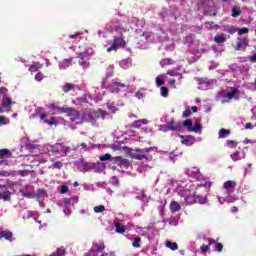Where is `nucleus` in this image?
<instances>
[{
  "label": "nucleus",
  "mask_w": 256,
  "mask_h": 256,
  "mask_svg": "<svg viewBox=\"0 0 256 256\" xmlns=\"http://www.w3.org/2000/svg\"><path fill=\"white\" fill-rule=\"evenodd\" d=\"M178 194L180 197V205H193L194 203L203 205L207 203V197L195 195V188L180 190Z\"/></svg>",
  "instance_id": "obj_1"
},
{
  "label": "nucleus",
  "mask_w": 256,
  "mask_h": 256,
  "mask_svg": "<svg viewBox=\"0 0 256 256\" xmlns=\"http://www.w3.org/2000/svg\"><path fill=\"white\" fill-rule=\"evenodd\" d=\"M101 117V113L99 111H92L85 113L81 120L77 122L78 125H81L82 123H91L93 127H99V123H97V120Z\"/></svg>",
  "instance_id": "obj_2"
},
{
  "label": "nucleus",
  "mask_w": 256,
  "mask_h": 256,
  "mask_svg": "<svg viewBox=\"0 0 256 256\" xmlns=\"http://www.w3.org/2000/svg\"><path fill=\"white\" fill-rule=\"evenodd\" d=\"M117 87H127V85L117 81V79L112 80L111 84H107V79L102 80V88L107 89L110 93H119V88Z\"/></svg>",
  "instance_id": "obj_3"
},
{
  "label": "nucleus",
  "mask_w": 256,
  "mask_h": 256,
  "mask_svg": "<svg viewBox=\"0 0 256 256\" xmlns=\"http://www.w3.org/2000/svg\"><path fill=\"white\" fill-rule=\"evenodd\" d=\"M9 90L5 87L0 88V99H2V107L0 108V113L5 111V107H11V98L7 94Z\"/></svg>",
  "instance_id": "obj_4"
},
{
  "label": "nucleus",
  "mask_w": 256,
  "mask_h": 256,
  "mask_svg": "<svg viewBox=\"0 0 256 256\" xmlns=\"http://www.w3.org/2000/svg\"><path fill=\"white\" fill-rule=\"evenodd\" d=\"M136 153L132 155L133 159H136L137 161H143V159H147V153H151V151H157V147H148V148H136ZM140 153V154H138Z\"/></svg>",
  "instance_id": "obj_5"
},
{
  "label": "nucleus",
  "mask_w": 256,
  "mask_h": 256,
  "mask_svg": "<svg viewBox=\"0 0 256 256\" xmlns=\"http://www.w3.org/2000/svg\"><path fill=\"white\" fill-rule=\"evenodd\" d=\"M57 110L59 113H67L68 117H70L72 121H76V123L81 120L80 114L75 108L57 107Z\"/></svg>",
  "instance_id": "obj_6"
},
{
  "label": "nucleus",
  "mask_w": 256,
  "mask_h": 256,
  "mask_svg": "<svg viewBox=\"0 0 256 256\" xmlns=\"http://www.w3.org/2000/svg\"><path fill=\"white\" fill-rule=\"evenodd\" d=\"M121 47H125L124 36L114 37L111 47L107 48V52L111 53V51H117V49H121Z\"/></svg>",
  "instance_id": "obj_7"
},
{
  "label": "nucleus",
  "mask_w": 256,
  "mask_h": 256,
  "mask_svg": "<svg viewBox=\"0 0 256 256\" xmlns=\"http://www.w3.org/2000/svg\"><path fill=\"white\" fill-rule=\"evenodd\" d=\"M75 167L82 173H87L90 169H93V164L86 162L84 159H80L74 162Z\"/></svg>",
  "instance_id": "obj_8"
},
{
  "label": "nucleus",
  "mask_w": 256,
  "mask_h": 256,
  "mask_svg": "<svg viewBox=\"0 0 256 256\" xmlns=\"http://www.w3.org/2000/svg\"><path fill=\"white\" fill-rule=\"evenodd\" d=\"M52 152L60 153L62 155H69V153H71V148L65 146L63 143H56L52 145Z\"/></svg>",
  "instance_id": "obj_9"
},
{
  "label": "nucleus",
  "mask_w": 256,
  "mask_h": 256,
  "mask_svg": "<svg viewBox=\"0 0 256 256\" xmlns=\"http://www.w3.org/2000/svg\"><path fill=\"white\" fill-rule=\"evenodd\" d=\"M104 250L105 244H94L84 256H99V253H103Z\"/></svg>",
  "instance_id": "obj_10"
},
{
  "label": "nucleus",
  "mask_w": 256,
  "mask_h": 256,
  "mask_svg": "<svg viewBox=\"0 0 256 256\" xmlns=\"http://www.w3.org/2000/svg\"><path fill=\"white\" fill-rule=\"evenodd\" d=\"M166 124H168V129L170 131H182L183 130V123L176 122L174 118H171L170 121H168Z\"/></svg>",
  "instance_id": "obj_11"
},
{
  "label": "nucleus",
  "mask_w": 256,
  "mask_h": 256,
  "mask_svg": "<svg viewBox=\"0 0 256 256\" xmlns=\"http://www.w3.org/2000/svg\"><path fill=\"white\" fill-rule=\"evenodd\" d=\"M248 46L249 40H247V38H238V42L236 43V51H245Z\"/></svg>",
  "instance_id": "obj_12"
},
{
  "label": "nucleus",
  "mask_w": 256,
  "mask_h": 256,
  "mask_svg": "<svg viewBox=\"0 0 256 256\" xmlns=\"http://www.w3.org/2000/svg\"><path fill=\"white\" fill-rule=\"evenodd\" d=\"M223 187L228 193H233V189L237 187V183L235 181L228 180L223 184Z\"/></svg>",
  "instance_id": "obj_13"
},
{
  "label": "nucleus",
  "mask_w": 256,
  "mask_h": 256,
  "mask_svg": "<svg viewBox=\"0 0 256 256\" xmlns=\"http://www.w3.org/2000/svg\"><path fill=\"white\" fill-rule=\"evenodd\" d=\"M170 211H172V213H177L178 211H181V204H179L177 201H172L170 203Z\"/></svg>",
  "instance_id": "obj_14"
},
{
  "label": "nucleus",
  "mask_w": 256,
  "mask_h": 256,
  "mask_svg": "<svg viewBox=\"0 0 256 256\" xmlns=\"http://www.w3.org/2000/svg\"><path fill=\"white\" fill-rule=\"evenodd\" d=\"M203 129V126H201V122L197 120L194 123V127L190 128L189 131H193L194 133H201V130Z\"/></svg>",
  "instance_id": "obj_15"
},
{
  "label": "nucleus",
  "mask_w": 256,
  "mask_h": 256,
  "mask_svg": "<svg viewBox=\"0 0 256 256\" xmlns=\"http://www.w3.org/2000/svg\"><path fill=\"white\" fill-rule=\"evenodd\" d=\"M147 123H149V121H147V119H140L135 121L132 124V127H134L135 129H140L141 125H147Z\"/></svg>",
  "instance_id": "obj_16"
},
{
  "label": "nucleus",
  "mask_w": 256,
  "mask_h": 256,
  "mask_svg": "<svg viewBox=\"0 0 256 256\" xmlns=\"http://www.w3.org/2000/svg\"><path fill=\"white\" fill-rule=\"evenodd\" d=\"M114 225L116 227V233L123 234L127 231V228L125 226L121 225L119 222L115 221Z\"/></svg>",
  "instance_id": "obj_17"
},
{
  "label": "nucleus",
  "mask_w": 256,
  "mask_h": 256,
  "mask_svg": "<svg viewBox=\"0 0 256 256\" xmlns=\"http://www.w3.org/2000/svg\"><path fill=\"white\" fill-rule=\"evenodd\" d=\"M0 199H3V201H11V192H9V190L0 192Z\"/></svg>",
  "instance_id": "obj_18"
},
{
  "label": "nucleus",
  "mask_w": 256,
  "mask_h": 256,
  "mask_svg": "<svg viewBox=\"0 0 256 256\" xmlns=\"http://www.w3.org/2000/svg\"><path fill=\"white\" fill-rule=\"evenodd\" d=\"M184 145H193V136H180Z\"/></svg>",
  "instance_id": "obj_19"
},
{
  "label": "nucleus",
  "mask_w": 256,
  "mask_h": 256,
  "mask_svg": "<svg viewBox=\"0 0 256 256\" xmlns=\"http://www.w3.org/2000/svg\"><path fill=\"white\" fill-rule=\"evenodd\" d=\"M1 237L6 239L7 241H13V232L11 231H2Z\"/></svg>",
  "instance_id": "obj_20"
},
{
  "label": "nucleus",
  "mask_w": 256,
  "mask_h": 256,
  "mask_svg": "<svg viewBox=\"0 0 256 256\" xmlns=\"http://www.w3.org/2000/svg\"><path fill=\"white\" fill-rule=\"evenodd\" d=\"M224 31L226 33H229L230 35H235V33H237V31H238V28L235 26L228 25L225 27Z\"/></svg>",
  "instance_id": "obj_21"
},
{
  "label": "nucleus",
  "mask_w": 256,
  "mask_h": 256,
  "mask_svg": "<svg viewBox=\"0 0 256 256\" xmlns=\"http://www.w3.org/2000/svg\"><path fill=\"white\" fill-rule=\"evenodd\" d=\"M238 93L239 90H237V88H232L230 92L226 93L225 97H227L228 99H234Z\"/></svg>",
  "instance_id": "obj_22"
},
{
  "label": "nucleus",
  "mask_w": 256,
  "mask_h": 256,
  "mask_svg": "<svg viewBox=\"0 0 256 256\" xmlns=\"http://www.w3.org/2000/svg\"><path fill=\"white\" fill-rule=\"evenodd\" d=\"M227 135H231V130H227L225 128H222L219 130L220 139H225V137H227Z\"/></svg>",
  "instance_id": "obj_23"
},
{
  "label": "nucleus",
  "mask_w": 256,
  "mask_h": 256,
  "mask_svg": "<svg viewBox=\"0 0 256 256\" xmlns=\"http://www.w3.org/2000/svg\"><path fill=\"white\" fill-rule=\"evenodd\" d=\"M114 31L116 33H119L120 37H123V33H125L127 29H125V27H123L122 25H117V26H114Z\"/></svg>",
  "instance_id": "obj_24"
},
{
  "label": "nucleus",
  "mask_w": 256,
  "mask_h": 256,
  "mask_svg": "<svg viewBox=\"0 0 256 256\" xmlns=\"http://www.w3.org/2000/svg\"><path fill=\"white\" fill-rule=\"evenodd\" d=\"M199 81V89H202L203 91H206V89H209V84L207 83V81L203 80V79H198Z\"/></svg>",
  "instance_id": "obj_25"
},
{
  "label": "nucleus",
  "mask_w": 256,
  "mask_h": 256,
  "mask_svg": "<svg viewBox=\"0 0 256 256\" xmlns=\"http://www.w3.org/2000/svg\"><path fill=\"white\" fill-rule=\"evenodd\" d=\"M214 41H215V43H225L227 41V38L223 34L216 35L214 37Z\"/></svg>",
  "instance_id": "obj_26"
},
{
  "label": "nucleus",
  "mask_w": 256,
  "mask_h": 256,
  "mask_svg": "<svg viewBox=\"0 0 256 256\" xmlns=\"http://www.w3.org/2000/svg\"><path fill=\"white\" fill-rule=\"evenodd\" d=\"M64 93H69V91H73V89H75V85L71 84V83H66L63 87H62Z\"/></svg>",
  "instance_id": "obj_27"
},
{
  "label": "nucleus",
  "mask_w": 256,
  "mask_h": 256,
  "mask_svg": "<svg viewBox=\"0 0 256 256\" xmlns=\"http://www.w3.org/2000/svg\"><path fill=\"white\" fill-rule=\"evenodd\" d=\"M166 247H168V249H171L172 251H177L179 249V246L177 245V243L171 242V241H168L166 243Z\"/></svg>",
  "instance_id": "obj_28"
},
{
  "label": "nucleus",
  "mask_w": 256,
  "mask_h": 256,
  "mask_svg": "<svg viewBox=\"0 0 256 256\" xmlns=\"http://www.w3.org/2000/svg\"><path fill=\"white\" fill-rule=\"evenodd\" d=\"M179 71H181L180 67H178L177 70L168 71L167 75H170L171 77H177V75H182V73Z\"/></svg>",
  "instance_id": "obj_29"
},
{
  "label": "nucleus",
  "mask_w": 256,
  "mask_h": 256,
  "mask_svg": "<svg viewBox=\"0 0 256 256\" xmlns=\"http://www.w3.org/2000/svg\"><path fill=\"white\" fill-rule=\"evenodd\" d=\"M241 15V8L239 7H233L232 8V17L237 18Z\"/></svg>",
  "instance_id": "obj_30"
},
{
  "label": "nucleus",
  "mask_w": 256,
  "mask_h": 256,
  "mask_svg": "<svg viewBox=\"0 0 256 256\" xmlns=\"http://www.w3.org/2000/svg\"><path fill=\"white\" fill-rule=\"evenodd\" d=\"M113 66H109L106 72V77L103 79H106V83H107V79H110V77L113 76Z\"/></svg>",
  "instance_id": "obj_31"
},
{
  "label": "nucleus",
  "mask_w": 256,
  "mask_h": 256,
  "mask_svg": "<svg viewBox=\"0 0 256 256\" xmlns=\"http://www.w3.org/2000/svg\"><path fill=\"white\" fill-rule=\"evenodd\" d=\"M132 247H136V248L141 247V237L134 238V241L132 243Z\"/></svg>",
  "instance_id": "obj_32"
},
{
  "label": "nucleus",
  "mask_w": 256,
  "mask_h": 256,
  "mask_svg": "<svg viewBox=\"0 0 256 256\" xmlns=\"http://www.w3.org/2000/svg\"><path fill=\"white\" fill-rule=\"evenodd\" d=\"M137 199H140L143 203H148L147 194H145V190H142V196H137Z\"/></svg>",
  "instance_id": "obj_33"
},
{
  "label": "nucleus",
  "mask_w": 256,
  "mask_h": 256,
  "mask_svg": "<svg viewBox=\"0 0 256 256\" xmlns=\"http://www.w3.org/2000/svg\"><path fill=\"white\" fill-rule=\"evenodd\" d=\"M37 197H38V199H45V197H47V191L38 190Z\"/></svg>",
  "instance_id": "obj_34"
},
{
  "label": "nucleus",
  "mask_w": 256,
  "mask_h": 256,
  "mask_svg": "<svg viewBox=\"0 0 256 256\" xmlns=\"http://www.w3.org/2000/svg\"><path fill=\"white\" fill-rule=\"evenodd\" d=\"M79 57L81 59V61H80L81 65H83V63H85L84 61H89V59H90V56L87 55L86 53L80 54Z\"/></svg>",
  "instance_id": "obj_35"
},
{
  "label": "nucleus",
  "mask_w": 256,
  "mask_h": 256,
  "mask_svg": "<svg viewBox=\"0 0 256 256\" xmlns=\"http://www.w3.org/2000/svg\"><path fill=\"white\" fill-rule=\"evenodd\" d=\"M182 127H189V129H192L193 127V121L191 119H187L182 123Z\"/></svg>",
  "instance_id": "obj_36"
},
{
  "label": "nucleus",
  "mask_w": 256,
  "mask_h": 256,
  "mask_svg": "<svg viewBox=\"0 0 256 256\" xmlns=\"http://www.w3.org/2000/svg\"><path fill=\"white\" fill-rule=\"evenodd\" d=\"M175 63L172 59L165 58L160 62V65H173Z\"/></svg>",
  "instance_id": "obj_37"
},
{
  "label": "nucleus",
  "mask_w": 256,
  "mask_h": 256,
  "mask_svg": "<svg viewBox=\"0 0 256 256\" xmlns=\"http://www.w3.org/2000/svg\"><path fill=\"white\" fill-rule=\"evenodd\" d=\"M107 108H108V111H110L111 113H117V107H115V105L111 103H107Z\"/></svg>",
  "instance_id": "obj_38"
},
{
  "label": "nucleus",
  "mask_w": 256,
  "mask_h": 256,
  "mask_svg": "<svg viewBox=\"0 0 256 256\" xmlns=\"http://www.w3.org/2000/svg\"><path fill=\"white\" fill-rule=\"evenodd\" d=\"M246 33H249V28L247 27L238 28V35H246Z\"/></svg>",
  "instance_id": "obj_39"
},
{
  "label": "nucleus",
  "mask_w": 256,
  "mask_h": 256,
  "mask_svg": "<svg viewBox=\"0 0 256 256\" xmlns=\"http://www.w3.org/2000/svg\"><path fill=\"white\" fill-rule=\"evenodd\" d=\"M44 123H47V125H57V118L52 117L50 120H44Z\"/></svg>",
  "instance_id": "obj_40"
},
{
  "label": "nucleus",
  "mask_w": 256,
  "mask_h": 256,
  "mask_svg": "<svg viewBox=\"0 0 256 256\" xmlns=\"http://www.w3.org/2000/svg\"><path fill=\"white\" fill-rule=\"evenodd\" d=\"M63 167V162L61 161H56L52 164V169H61Z\"/></svg>",
  "instance_id": "obj_41"
},
{
  "label": "nucleus",
  "mask_w": 256,
  "mask_h": 256,
  "mask_svg": "<svg viewBox=\"0 0 256 256\" xmlns=\"http://www.w3.org/2000/svg\"><path fill=\"white\" fill-rule=\"evenodd\" d=\"M94 211H95V213H103V211H105V206L98 205V206L94 207Z\"/></svg>",
  "instance_id": "obj_42"
},
{
  "label": "nucleus",
  "mask_w": 256,
  "mask_h": 256,
  "mask_svg": "<svg viewBox=\"0 0 256 256\" xmlns=\"http://www.w3.org/2000/svg\"><path fill=\"white\" fill-rule=\"evenodd\" d=\"M226 145H227L228 147H230L231 149H233V148L237 147V142H235V141H233V140H227V141H226Z\"/></svg>",
  "instance_id": "obj_43"
},
{
  "label": "nucleus",
  "mask_w": 256,
  "mask_h": 256,
  "mask_svg": "<svg viewBox=\"0 0 256 256\" xmlns=\"http://www.w3.org/2000/svg\"><path fill=\"white\" fill-rule=\"evenodd\" d=\"M161 95H162V97H168L169 89H167V87H161Z\"/></svg>",
  "instance_id": "obj_44"
},
{
  "label": "nucleus",
  "mask_w": 256,
  "mask_h": 256,
  "mask_svg": "<svg viewBox=\"0 0 256 256\" xmlns=\"http://www.w3.org/2000/svg\"><path fill=\"white\" fill-rule=\"evenodd\" d=\"M29 173H31V170H19L17 172V175H21L22 177H25V176L29 175Z\"/></svg>",
  "instance_id": "obj_45"
},
{
  "label": "nucleus",
  "mask_w": 256,
  "mask_h": 256,
  "mask_svg": "<svg viewBox=\"0 0 256 256\" xmlns=\"http://www.w3.org/2000/svg\"><path fill=\"white\" fill-rule=\"evenodd\" d=\"M159 130H160V131H163V133H167V131H170L168 124L160 125V126H159Z\"/></svg>",
  "instance_id": "obj_46"
},
{
  "label": "nucleus",
  "mask_w": 256,
  "mask_h": 256,
  "mask_svg": "<svg viewBox=\"0 0 256 256\" xmlns=\"http://www.w3.org/2000/svg\"><path fill=\"white\" fill-rule=\"evenodd\" d=\"M89 149H91V146H89V145H87V143L83 142L81 144L80 153H81V151H89Z\"/></svg>",
  "instance_id": "obj_47"
},
{
  "label": "nucleus",
  "mask_w": 256,
  "mask_h": 256,
  "mask_svg": "<svg viewBox=\"0 0 256 256\" xmlns=\"http://www.w3.org/2000/svg\"><path fill=\"white\" fill-rule=\"evenodd\" d=\"M165 81L161 79V76L156 77V85L157 87H161V85H164Z\"/></svg>",
  "instance_id": "obj_48"
},
{
  "label": "nucleus",
  "mask_w": 256,
  "mask_h": 256,
  "mask_svg": "<svg viewBox=\"0 0 256 256\" xmlns=\"http://www.w3.org/2000/svg\"><path fill=\"white\" fill-rule=\"evenodd\" d=\"M111 160V154H105L100 156V161H109Z\"/></svg>",
  "instance_id": "obj_49"
},
{
  "label": "nucleus",
  "mask_w": 256,
  "mask_h": 256,
  "mask_svg": "<svg viewBox=\"0 0 256 256\" xmlns=\"http://www.w3.org/2000/svg\"><path fill=\"white\" fill-rule=\"evenodd\" d=\"M6 155H9V150L7 149H1L0 150V159H3Z\"/></svg>",
  "instance_id": "obj_50"
},
{
  "label": "nucleus",
  "mask_w": 256,
  "mask_h": 256,
  "mask_svg": "<svg viewBox=\"0 0 256 256\" xmlns=\"http://www.w3.org/2000/svg\"><path fill=\"white\" fill-rule=\"evenodd\" d=\"M231 159H233L234 161H239V151L234 152L233 154H231Z\"/></svg>",
  "instance_id": "obj_51"
},
{
  "label": "nucleus",
  "mask_w": 256,
  "mask_h": 256,
  "mask_svg": "<svg viewBox=\"0 0 256 256\" xmlns=\"http://www.w3.org/2000/svg\"><path fill=\"white\" fill-rule=\"evenodd\" d=\"M72 201H73V199H71V198H65L64 199L65 207H69V205H72Z\"/></svg>",
  "instance_id": "obj_52"
},
{
  "label": "nucleus",
  "mask_w": 256,
  "mask_h": 256,
  "mask_svg": "<svg viewBox=\"0 0 256 256\" xmlns=\"http://www.w3.org/2000/svg\"><path fill=\"white\" fill-rule=\"evenodd\" d=\"M113 160L115 161V163H117V165H121V161H123V157L116 156L113 158Z\"/></svg>",
  "instance_id": "obj_53"
},
{
  "label": "nucleus",
  "mask_w": 256,
  "mask_h": 256,
  "mask_svg": "<svg viewBox=\"0 0 256 256\" xmlns=\"http://www.w3.org/2000/svg\"><path fill=\"white\" fill-rule=\"evenodd\" d=\"M68 191H69V187L67 185H63L60 190V193L63 195L65 193H67Z\"/></svg>",
  "instance_id": "obj_54"
},
{
  "label": "nucleus",
  "mask_w": 256,
  "mask_h": 256,
  "mask_svg": "<svg viewBox=\"0 0 256 256\" xmlns=\"http://www.w3.org/2000/svg\"><path fill=\"white\" fill-rule=\"evenodd\" d=\"M120 165H122L123 167H128L129 166V160L122 158V160L120 162Z\"/></svg>",
  "instance_id": "obj_55"
},
{
  "label": "nucleus",
  "mask_w": 256,
  "mask_h": 256,
  "mask_svg": "<svg viewBox=\"0 0 256 256\" xmlns=\"http://www.w3.org/2000/svg\"><path fill=\"white\" fill-rule=\"evenodd\" d=\"M216 251H217L218 253H221V251H223V244L217 243V244H216Z\"/></svg>",
  "instance_id": "obj_56"
},
{
  "label": "nucleus",
  "mask_w": 256,
  "mask_h": 256,
  "mask_svg": "<svg viewBox=\"0 0 256 256\" xmlns=\"http://www.w3.org/2000/svg\"><path fill=\"white\" fill-rule=\"evenodd\" d=\"M190 116H191V110H189V109H186L182 114V117H185V118L190 117Z\"/></svg>",
  "instance_id": "obj_57"
},
{
  "label": "nucleus",
  "mask_w": 256,
  "mask_h": 256,
  "mask_svg": "<svg viewBox=\"0 0 256 256\" xmlns=\"http://www.w3.org/2000/svg\"><path fill=\"white\" fill-rule=\"evenodd\" d=\"M35 79H36V81H43V74L37 73V74L35 75Z\"/></svg>",
  "instance_id": "obj_58"
},
{
  "label": "nucleus",
  "mask_w": 256,
  "mask_h": 256,
  "mask_svg": "<svg viewBox=\"0 0 256 256\" xmlns=\"http://www.w3.org/2000/svg\"><path fill=\"white\" fill-rule=\"evenodd\" d=\"M100 113V117H102V119H105L107 117V115H109L106 111H98Z\"/></svg>",
  "instance_id": "obj_59"
},
{
  "label": "nucleus",
  "mask_w": 256,
  "mask_h": 256,
  "mask_svg": "<svg viewBox=\"0 0 256 256\" xmlns=\"http://www.w3.org/2000/svg\"><path fill=\"white\" fill-rule=\"evenodd\" d=\"M209 249H210V248H209V245H202V246H201V251H203L204 253L207 252V251H209Z\"/></svg>",
  "instance_id": "obj_60"
},
{
  "label": "nucleus",
  "mask_w": 256,
  "mask_h": 256,
  "mask_svg": "<svg viewBox=\"0 0 256 256\" xmlns=\"http://www.w3.org/2000/svg\"><path fill=\"white\" fill-rule=\"evenodd\" d=\"M135 97H137V99H143V92L141 91L136 92Z\"/></svg>",
  "instance_id": "obj_61"
},
{
  "label": "nucleus",
  "mask_w": 256,
  "mask_h": 256,
  "mask_svg": "<svg viewBox=\"0 0 256 256\" xmlns=\"http://www.w3.org/2000/svg\"><path fill=\"white\" fill-rule=\"evenodd\" d=\"M7 122L5 120V117L4 116H0V125H6Z\"/></svg>",
  "instance_id": "obj_62"
},
{
  "label": "nucleus",
  "mask_w": 256,
  "mask_h": 256,
  "mask_svg": "<svg viewBox=\"0 0 256 256\" xmlns=\"http://www.w3.org/2000/svg\"><path fill=\"white\" fill-rule=\"evenodd\" d=\"M38 69L39 67H37L36 65H32L30 66L29 71L34 72V71H37Z\"/></svg>",
  "instance_id": "obj_63"
},
{
  "label": "nucleus",
  "mask_w": 256,
  "mask_h": 256,
  "mask_svg": "<svg viewBox=\"0 0 256 256\" xmlns=\"http://www.w3.org/2000/svg\"><path fill=\"white\" fill-rule=\"evenodd\" d=\"M251 63H256V53L250 57Z\"/></svg>",
  "instance_id": "obj_64"
}]
</instances>
